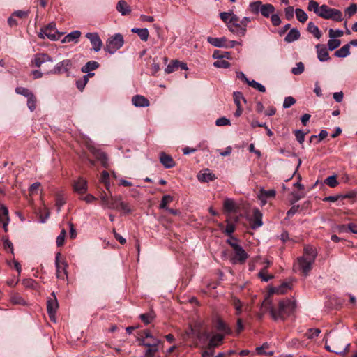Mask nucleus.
Returning <instances> with one entry per match:
<instances>
[{
  "label": "nucleus",
  "mask_w": 357,
  "mask_h": 357,
  "mask_svg": "<svg viewBox=\"0 0 357 357\" xmlns=\"http://www.w3.org/2000/svg\"><path fill=\"white\" fill-rule=\"evenodd\" d=\"M263 305L269 310L270 314L275 321H284L294 313L296 308L295 301L289 298L280 301L278 305L275 307L266 298L263 302Z\"/></svg>",
  "instance_id": "nucleus-1"
},
{
  "label": "nucleus",
  "mask_w": 357,
  "mask_h": 357,
  "mask_svg": "<svg viewBox=\"0 0 357 357\" xmlns=\"http://www.w3.org/2000/svg\"><path fill=\"white\" fill-rule=\"evenodd\" d=\"M139 345L148 349L145 351L146 357H153L158 351V347L162 343L161 340L153 337L149 330H143L137 333Z\"/></svg>",
  "instance_id": "nucleus-2"
},
{
  "label": "nucleus",
  "mask_w": 357,
  "mask_h": 357,
  "mask_svg": "<svg viewBox=\"0 0 357 357\" xmlns=\"http://www.w3.org/2000/svg\"><path fill=\"white\" fill-rule=\"evenodd\" d=\"M105 208L121 210L126 214L130 213L132 209L129 204L123 202L121 195L112 196L110 195V198L108 200V204H106Z\"/></svg>",
  "instance_id": "nucleus-3"
},
{
  "label": "nucleus",
  "mask_w": 357,
  "mask_h": 357,
  "mask_svg": "<svg viewBox=\"0 0 357 357\" xmlns=\"http://www.w3.org/2000/svg\"><path fill=\"white\" fill-rule=\"evenodd\" d=\"M62 34V33H59L56 29V24L54 22H51L40 29V31L38 33V36L41 39H44L45 37H47L50 40L55 41L58 40Z\"/></svg>",
  "instance_id": "nucleus-4"
},
{
  "label": "nucleus",
  "mask_w": 357,
  "mask_h": 357,
  "mask_svg": "<svg viewBox=\"0 0 357 357\" xmlns=\"http://www.w3.org/2000/svg\"><path fill=\"white\" fill-rule=\"evenodd\" d=\"M319 16L335 22H342L343 20L342 13L340 10L330 8L325 4L321 6V13H319Z\"/></svg>",
  "instance_id": "nucleus-5"
},
{
  "label": "nucleus",
  "mask_w": 357,
  "mask_h": 357,
  "mask_svg": "<svg viewBox=\"0 0 357 357\" xmlns=\"http://www.w3.org/2000/svg\"><path fill=\"white\" fill-rule=\"evenodd\" d=\"M123 36L121 33H116L107 40L105 50L109 54H114L123 46Z\"/></svg>",
  "instance_id": "nucleus-6"
},
{
  "label": "nucleus",
  "mask_w": 357,
  "mask_h": 357,
  "mask_svg": "<svg viewBox=\"0 0 357 357\" xmlns=\"http://www.w3.org/2000/svg\"><path fill=\"white\" fill-rule=\"evenodd\" d=\"M61 254L57 252L55 257V265L56 268V277L59 279L64 280L65 277L67 278L66 267L68 266L67 263L65 261L61 262L60 257Z\"/></svg>",
  "instance_id": "nucleus-7"
},
{
  "label": "nucleus",
  "mask_w": 357,
  "mask_h": 357,
  "mask_svg": "<svg viewBox=\"0 0 357 357\" xmlns=\"http://www.w3.org/2000/svg\"><path fill=\"white\" fill-rule=\"evenodd\" d=\"M314 262V261H310L305 256H301L298 258V265L303 275L306 277L309 275L310 271L312 269Z\"/></svg>",
  "instance_id": "nucleus-8"
},
{
  "label": "nucleus",
  "mask_w": 357,
  "mask_h": 357,
  "mask_svg": "<svg viewBox=\"0 0 357 357\" xmlns=\"http://www.w3.org/2000/svg\"><path fill=\"white\" fill-rule=\"evenodd\" d=\"M234 251V256L232 257V263L233 264H244L246 259L248 258V255L246 252L243 249V248L239 245L238 246H236Z\"/></svg>",
  "instance_id": "nucleus-9"
},
{
  "label": "nucleus",
  "mask_w": 357,
  "mask_h": 357,
  "mask_svg": "<svg viewBox=\"0 0 357 357\" xmlns=\"http://www.w3.org/2000/svg\"><path fill=\"white\" fill-rule=\"evenodd\" d=\"M59 307V304L57 302V299L54 292L51 294V297H50L47 301V312L49 314L50 318L52 320L54 319V316L56 312V310Z\"/></svg>",
  "instance_id": "nucleus-10"
},
{
  "label": "nucleus",
  "mask_w": 357,
  "mask_h": 357,
  "mask_svg": "<svg viewBox=\"0 0 357 357\" xmlns=\"http://www.w3.org/2000/svg\"><path fill=\"white\" fill-rule=\"evenodd\" d=\"M72 66V62L69 59H65L57 63V65L51 70L47 71V73L51 74H61L66 73Z\"/></svg>",
  "instance_id": "nucleus-11"
},
{
  "label": "nucleus",
  "mask_w": 357,
  "mask_h": 357,
  "mask_svg": "<svg viewBox=\"0 0 357 357\" xmlns=\"http://www.w3.org/2000/svg\"><path fill=\"white\" fill-rule=\"evenodd\" d=\"M46 62H53V59L46 53H37L31 61L32 65L40 68Z\"/></svg>",
  "instance_id": "nucleus-12"
},
{
  "label": "nucleus",
  "mask_w": 357,
  "mask_h": 357,
  "mask_svg": "<svg viewBox=\"0 0 357 357\" xmlns=\"http://www.w3.org/2000/svg\"><path fill=\"white\" fill-rule=\"evenodd\" d=\"M86 37L90 40L95 52H98L101 50L102 43L97 33H87Z\"/></svg>",
  "instance_id": "nucleus-13"
},
{
  "label": "nucleus",
  "mask_w": 357,
  "mask_h": 357,
  "mask_svg": "<svg viewBox=\"0 0 357 357\" xmlns=\"http://www.w3.org/2000/svg\"><path fill=\"white\" fill-rule=\"evenodd\" d=\"M73 188L75 192L84 195L87 190V181L83 178H79L74 181Z\"/></svg>",
  "instance_id": "nucleus-14"
},
{
  "label": "nucleus",
  "mask_w": 357,
  "mask_h": 357,
  "mask_svg": "<svg viewBox=\"0 0 357 357\" xmlns=\"http://www.w3.org/2000/svg\"><path fill=\"white\" fill-rule=\"evenodd\" d=\"M223 208L226 213H236L238 210V206L235 203V202L231 199L227 198L224 200L223 203Z\"/></svg>",
  "instance_id": "nucleus-15"
},
{
  "label": "nucleus",
  "mask_w": 357,
  "mask_h": 357,
  "mask_svg": "<svg viewBox=\"0 0 357 357\" xmlns=\"http://www.w3.org/2000/svg\"><path fill=\"white\" fill-rule=\"evenodd\" d=\"M263 225L262 222V213L258 208L253 210V218L251 220V228L256 229Z\"/></svg>",
  "instance_id": "nucleus-16"
},
{
  "label": "nucleus",
  "mask_w": 357,
  "mask_h": 357,
  "mask_svg": "<svg viewBox=\"0 0 357 357\" xmlns=\"http://www.w3.org/2000/svg\"><path fill=\"white\" fill-rule=\"evenodd\" d=\"M116 9L123 16L130 15L132 11L130 6L124 0H119L117 2Z\"/></svg>",
  "instance_id": "nucleus-17"
},
{
  "label": "nucleus",
  "mask_w": 357,
  "mask_h": 357,
  "mask_svg": "<svg viewBox=\"0 0 357 357\" xmlns=\"http://www.w3.org/2000/svg\"><path fill=\"white\" fill-rule=\"evenodd\" d=\"M132 102L135 107H146L149 106V100L143 96L136 95L132 98Z\"/></svg>",
  "instance_id": "nucleus-18"
},
{
  "label": "nucleus",
  "mask_w": 357,
  "mask_h": 357,
  "mask_svg": "<svg viewBox=\"0 0 357 357\" xmlns=\"http://www.w3.org/2000/svg\"><path fill=\"white\" fill-rule=\"evenodd\" d=\"M160 161L165 168H172L176 165L172 157L164 152L160 153Z\"/></svg>",
  "instance_id": "nucleus-19"
},
{
  "label": "nucleus",
  "mask_w": 357,
  "mask_h": 357,
  "mask_svg": "<svg viewBox=\"0 0 357 357\" xmlns=\"http://www.w3.org/2000/svg\"><path fill=\"white\" fill-rule=\"evenodd\" d=\"M316 48L317 50V57L320 61H326L330 59L328 52L324 45L317 44Z\"/></svg>",
  "instance_id": "nucleus-20"
},
{
  "label": "nucleus",
  "mask_w": 357,
  "mask_h": 357,
  "mask_svg": "<svg viewBox=\"0 0 357 357\" xmlns=\"http://www.w3.org/2000/svg\"><path fill=\"white\" fill-rule=\"evenodd\" d=\"M291 289V284L289 282H283L278 287H273L269 290L268 296L273 295V294H285L288 289Z\"/></svg>",
  "instance_id": "nucleus-21"
},
{
  "label": "nucleus",
  "mask_w": 357,
  "mask_h": 357,
  "mask_svg": "<svg viewBox=\"0 0 357 357\" xmlns=\"http://www.w3.org/2000/svg\"><path fill=\"white\" fill-rule=\"evenodd\" d=\"M230 19L229 20L228 24H232L234 27H237L238 29V31L240 32V36H243L245 35L246 29L245 27H242L238 22L239 21V17L234 14L231 13Z\"/></svg>",
  "instance_id": "nucleus-22"
},
{
  "label": "nucleus",
  "mask_w": 357,
  "mask_h": 357,
  "mask_svg": "<svg viewBox=\"0 0 357 357\" xmlns=\"http://www.w3.org/2000/svg\"><path fill=\"white\" fill-rule=\"evenodd\" d=\"M207 41L214 47H228V45L226 44L227 40L225 37L222 38H213L208 37Z\"/></svg>",
  "instance_id": "nucleus-23"
},
{
  "label": "nucleus",
  "mask_w": 357,
  "mask_h": 357,
  "mask_svg": "<svg viewBox=\"0 0 357 357\" xmlns=\"http://www.w3.org/2000/svg\"><path fill=\"white\" fill-rule=\"evenodd\" d=\"M317 255V250L313 246L306 245L304 247V253L303 256L306 257L307 259L314 261Z\"/></svg>",
  "instance_id": "nucleus-24"
},
{
  "label": "nucleus",
  "mask_w": 357,
  "mask_h": 357,
  "mask_svg": "<svg viewBox=\"0 0 357 357\" xmlns=\"http://www.w3.org/2000/svg\"><path fill=\"white\" fill-rule=\"evenodd\" d=\"M300 32L297 29H291L288 34L284 38V41L287 43H292L300 38Z\"/></svg>",
  "instance_id": "nucleus-25"
},
{
  "label": "nucleus",
  "mask_w": 357,
  "mask_h": 357,
  "mask_svg": "<svg viewBox=\"0 0 357 357\" xmlns=\"http://www.w3.org/2000/svg\"><path fill=\"white\" fill-rule=\"evenodd\" d=\"M216 329L225 334H230L231 331L230 328L220 319H218L215 322Z\"/></svg>",
  "instance_id": "nucleus-26"
},
{
  "label": "nucleus",
  "mask_w": 357,
  "mask_h": 357,
  "mask_svg": "<svg viewBox=\"0 0 357 357\" xmlns=\"http://www.w3.org/2000/svg\"><path fill=\"white\" fill-rule=\"evenodd\" d=\"M155 317V314L153 310H151L146 313L141 314L139 315L140 319L144 324H149L151 323Z\"/></svg>",
  "instance_id": "nucleus-27"
},
{
  "label": "nucleus",
  "mask_w": 357,
  "mask_h": 357,
  "mask_svg": "<svg viewBox=\"0 0 357 357\" xmlns=\"http://www.w3.org/2000/svg\"><path fill=\"white\" fill-rule=\"evenodd\" d=\"M350 44H346L335 52L337 57L344 58L350 54Z\"/></svg>",
  "instance_id": "nucleus-28"
},
{
  "label": "nucleus",
  "mask_w": 357,
  "mask_h": 357,
  "mask_svg": "<svg viewBox=\"0 0 357 357\" xmlns=\"http://www.w3.org/2000/svg\"><path fill=\"white\" fill-rule=\"evenodd\" d=\"M198 180L201 182H208L215 179V175L209 172H199L197 175Z\"/></svg>",
  "instance_id": "nucleus-29"
},
{
  "label": "nucleus",
  "mask_w": 357,
  "mask_h": 357,
  "mask_svg": "<svg viewBox=\"0 0 357 357\" xmlns=\"http://www.w3.org/2000/svg\"><path fill=\"white\" fill-rule=\"evenodd\" d=\"M132 32L137 33L142 40L146 41L148 40L149 32L147 29L133 28Z\"/></svg>",
  "instance_id": "nucleus-30"
},
{
  "label": "nucleus",
  "mask_w": 357,
  "mask_h": 357,
  "mask_svg": "<svg viewBox=\"0 0 357 357\" xmlns=\"http://www.w3.org/2000/svg\"><path fill=\"white\" fill-rule=\"evenodd\" d=\"M99 63L95 61H90L87 62L82 68V71L83 73H89L91 70H94L99 67Z\"/></svg>",
  "instance_id": "nucleus-31"
},
{
  "label": "nucleus",
  "mask_w": 357,
  "mask_h": 357,
  "mask_svg": "<svg viewBox=\"0 0 357 357\" xmlns=\"http://www.w3.org/2000/svg\"><path fill=\"white\" fill-rule=\"evenodd\" d=\"M224 339V335L221 333H217L212 336L209 341V346L216 347L222 342Z\"/></svg>",
  "instance_id": "nucleus-32"
},
{
  "label": "nucleus",
  "mask_w": 357,
  "mask_h": 357,
  "mask_svg": "<svg viewBox=\"0 0 357 357\" xmlns=\"http://www.w3.org/2000/svg\"><path fill=\"white\" fill-rule=\"evenodd\" d=\"M275 11V8L272 4L267 3L263 4L262 8L261 9V15L265 17H268L271 13H273Z\"/></svg>",
  "instance_id": "nucleus-33"
},
{
  "label": "nucleus",
  "mask_w": 357,
  "mask_h": 357,
  "mask_svg": "<svg viewBox=\"0 0 357 357\" xmlns=\"http://www.w3.org/2000/svg\"><path fill=\"white\" fill-rule=\"evenodd\" d=\"M307 31L312 33L314 36L319 39L321 37V33L320 32L317 26L314 25L313 22H309L307 24Z\"/></svg>",
  "instance_id": "nucleus-34"
},
{
  "label": "nucleus",
  "mask_w": 357,
  "mask_h": 357,
  "mask_svg": "<svg viewBox=\"0 0 357 357\" xmlns=\"http://www.w3.org/2000/svg\"><path fill=\"white\" fill-rule=\"evenodd\" d=\"M81 36V32L79 31H74L71 33H68L65 38L62 40L63 43H70L78 39Z\"/></svg>",
  "instance_id": "nucleus-35"
},
{
  "label": "nucleus",
  "mask_w": 357,
  "mask_h": 357,
  "mask_svg": "<svg viewBox=\"0 0 357 357\" xmlns=\"http://www.w3.org/2000/svg\"><path fill=\"white\" fill-rule=\"evenodd\" d=\"M266 263L268 264V265L266 266H265L258 274L259 278L263 282H268V280H270L272 278H273V275L267 274V267L269 265V262L266 261Z\"/></svg>",
  "instance_id": "nucleus-36"
},
{
  "label": "nucleus",
  "mask_w": 357,
  "mask_h": 357,
  "mask_svg": "<svg viewBox=\"0 0 357 357\" xmlns=\"http://www.w3.org/2000/svg\"><path fill=\"white\" fill-rule=\"evenodd\" d=\"M37 99L34 94L32 93L27 97V106L29 109L33 112L36 108Z\"/></svg>",
  "instance_id": "nucleus-37"
},
{
  "label": "nucleus",
  "mask_w": 357,
  "mask_h": 357,
  "mask_svg": "<svg viewBox=\"0 0 357 357\" xmlns=\"http://www.w3.org/2000/svg\"><path fill=\"white\" fill-rule=\"evenodd\" d=\"M307 9L310 11H313L318 16H319V13H321V6H319V3L317 1H314V0H310L309 1Z\"/></svg>",
  "instance_id": "nucleus-38"
},
{
  "label": "nucleus",
  "mask_w": 357,
  "mask_h": 357,
  "mask_svg": "<svg viewBox=\"0 0 357 357\" xmlns=\"http://www.w3.org/2000/svg\"><path fill=\"white\" fill-rule=\"evenodd\" d=\"M296 17L297 20L301 22L304 23L307 20V15L305 13V11L301 8H296L295 10Z\"/></svg>",
  "instance_id": "nucleus-39"
},
{
  "label": "nucleus",
  "mask_w": 357,
  "mask_h": 357,
  "mask_svg": "<svg viewBox=\"0 0 357 357\" xmlns=\"http://www.w3.org/2000/svg\"><path fill=\"white\" fill-rule=\"evenodd\" d=\"M213 57L215 59H218V60H222V59L226 58L230 59L231 53L229 52H220L219 50H215L213 54Z\"/></svg>",
  "instance_id": "nucleus-40"
},
{
  "label": "nucleus",
  "mask_w": 357,
  "mask_h": 357,
  "mask_svg": "<svg viewBox=\"0 0 357 357\" xmlns=\"http://www.w3.org/2000/svg\"><path fill=\"white\" fill-rule=\"evenodd\" d=\"M179 69V61L174 60L172 61L165 68L167 73H171Z\"/></svg>",
  "instance_id": "nucleus-41"
},
{
  "label": "nucleus",
  "mask_w": 357,
  "mask_h": 357,
  "mask_svg": "<svg viewBox=\"0 0 357 357\" xmlns=\"http://www.w3.org/2000/svg\"><path fill=\"white\" fill-rule=\"evenodd\" d=\"M275 191L274 190H265L264 189L260 190L259 199L271 198L275 196Z\"/></svg>",
  "instance_id": "nucleus-42"
},
{
  "label": "nucleus",
  "mask_w": 357,
  "mask_h": 357,
  "mask_svg": "<svg viewBox=\"0 0 357 357\" xmlns=\"http://www.w3.org/2000/svg\"><path fill=\"white\" fill-rule=\"evenodd\" d=\"M262 2L260 1H253V2H251L250 3V10L254 13H258L259 11L261 12V9L262 8Z\"/></svg>",
  "instance_id": "nucleus-43"
},
{
  "label": "nucleus",
  "mask_w": 357,
  "mask_h": 357,
  "mask_svg": "<svg viewBox=\"0 0 357 357\" xmlns=\"http://www.w3.org/2000/svg\"><path fill=\"white\" fill-rule=\"evenodd\" d=\"M268 347H269V345L268 343H264L262 344V346H261L259 347H257L256 351H257V354L259 355L272 356L274 354L273 351H269V352L266 351V349H268Z\"/></svg>",
  "instance_id": "nucleus-44"
},
{
  "label": "nucleus",
  "mask_w": 357,
  "mask_h": 357,
  "mask_svg": "<svg viewBox=\"0 0 357 357\" xmlns=\"http://www.w3.org/2000/svg\"><path fill=\"white\" fill-rule=\"evenodd\" d=\"M173 201V197L170 195H165L162 197L160 204V208L162 209H168L167 204Z\"/></svg>",
  "instance_id": "nucleus-45"
},
{
  "label": "nucleus",
  "mask_w": 357,
  "mask_h": 357,
  "mask_svg": "<svg viewBox=\"0 0 357 357\" xmlns=\"http://www.w3.org/2000/svg\"><path fill=\"white\" fill-rule=\"evenodd\" d=\"M341 44V41L339 39L331 38L328 42V50L331 51L337 48Z\"/></svg>",
  "instance_id": "nucleus-46"
},
{
  "label": "nucleus",
  "mask_w": 357,
  "mask_h": 357,
  "mask_svg": "<svg viewBox=\"0 0 357 357\" xmlns=\"http://www.w3.org/2000/svg\"><path fill=\"white\" fill-rule=\"evenodd\" d=\"M232 305L236 310V315L239 316L242 312V304L239 299L234 298L232 301Z\"/></svg>",
  "instance_id": "nucleus-47"
},
{
  "label": "nucleus",
  "mask_w": 357,
  "mask_h": 357,
  "mask_svg": "<svg viewBox=\"0 0 357 357\" xmlns=\"http://www.w3.org/2000/svg\"><path fill=\"white\" fill-rule=\"evenodd\" d=\"M324 183L326 185H328V186H330L331 188H335L338 184L336 176H330L327 177L325 179Z\"/></svg>",
  "instance_id": "nucleus-48"
},
{
  "label": "nucleus",
  "mask_w": 357,
  "mask_h": 357,
  "mask_svg": "<svg viewBox=\"0 0 357 357\" xmlns=\"http://www.w3.org/2000/svg\"><path fill=\"white\" fill-rule=\"evenodd\" d=\"M304 69V64L302 62H298L296 63V67L291 69V73L295 75H298L303 73Z\"/></svg>",
  "instance_id": "nucleus-49"
},
{
  "label": "nucleus",
  "mask_w": 357,
  "mask_h": 357,
  "mask_svg": "<svg viewBox=\"0 0 357 357\" xmlns=\"http://www.w3.org/2000/svg\"><path fill=\"white\" fill-rule=\"evenodd\" d=\"M233 96L236 107L241 106V100H243L245 102H246L245 98L243 97L242 93L241 92H234Z\"/></svg>",
  "instance_id": "nucleus-50"
},
{
  "label": "nucleus",
  "mask_w": 357,
  "mask_h": 357,
  "mask_svg": "<svg viewBox=\"0 0 357 357\" xmlns=\"http://www.w3.org/2000/svg\"><path fill=\"white\" fill-rule=\"evenodd\" d=\"M22 283L25 287L29 289H35L37 284L34 280L31 278L24 279Z\"/></svg>",
  "instance_id": "nucleus-51"
},
{
  "label": "nucleus",
  "mask_w": 357,
  "mask_h": 357,
  "mask_svg": "<svg viewBox=\"0 0 357 357\" xmlns=\"http://www.w3.org/2000/svg\"><path fill=\"white\" fill-rule=\"evenodd\" d=\"M15 92L17 94L22 95L26 98L32 93V92L29 89L22 86L17 87L15 89Z\"/></svg>",
  "instance_id": "nucleus-52"
},
{
  "label": "nucleus",
  "mask_w": 357,
  "mask_h": 357,
  "mask_svg": "<svg viewBox=\"0 0 357 357\" xmlns=\"http://www.w3.org/2000/svg\"><path fill=\"white\" fill-rule=\"evenodd\" d=\"M344 34V32L342 30H333L332 29H329L328 36L331 38H335L342 37Z\"/></svg>",
  "instance_id": "nucleus-53"
},
{
  "label": "nucleus",
  "mask_w": 357,
  "mask_h": 357,
  "mask_svg": "<svg viewBox=\"0 0 357 357\" xmlns=\"http://www.w3.org/2000/svg\"><path fill=\"white\" fill-rule=\"evenodd\" d=\"M66 230L63 229L60 233V234L56 238V245L58 247H61L63 245L65 237H66Z\"/></svg>",
  "instance_id": "nucleus-54"
},
{
  "label": "nucleus",
  "mask_w": 357,
  "mask_h": 357,
  "mask_svg": "<svg viewBox=\"0 0 357 357\" xmlns=\"http://www.w3.org/2000/svg\"><path fill=\"white\" fill-rule=\"evenodd\" d=\"M357 12V5L355 3L351 4L346 10L345 13L349 17L354 15Z\"/></svg>",
  "instance_id": "nucleus-55"
},
{
  "label": "nucleus",
  "mask_w": 357,
  "mask_h": 357,
  "mask_svg": "<svg viewBox=\"0 0 357 357\" xmlns=\"http://www.w3.org/2000/svg\"><path fill=\"white\" fill-rule=\"evenodd\" d=\"M9 218L8 216V209L4 205L0 206V221L3 220V219H6Z\"/></svg>",
  "instance_id": "nucleus-56"
},
{
  "label": "nucleus",
  "mask_w": 357,
  "mask_h": 357,
  "mask_svg": "<svg viewBox=\"0 0 357 357\" xmlns=\"http://www.w3.org/2000/svg\"><path fill=\"white\" fill-rule=\"evenodd\" d=\"M296 102V100L294 98L291 96H288L284 98V102H283V107L284 108H289L293 105H294Z\"/></svg>",
  "instance_id": "nucleus-57"
},
{
  "label": "nucleus",
  "mask_w": 357,
  "mask_h": 357,
  "mask_svg": "<svg viewBox=\"0 0 357 357\" xmlns=\"http://www.w3.org/2000/svg\"><path fill=\"white\" fill-rule=\"evenodd\" d=\"M214 66L217 68H228L230 66V63L225 60H217L213 63Z\"/></svg>",
  "instance_id": "nucleus-58"
},
{
  "label": "nucleus",
  "mask_w": 357,
  "mask_h": 357,
  "mask_svg": "<svg viewBox=\"0 0 357 357\" xmlns=\"http://www.w3.org/2000/svg\"><path fill=\"white\" fill-rule=\"evenodd\" d=\"M293 198L290 200L291 204H294L296 202L299 201L301 198L305 197V194L303 192H292L291 193Z\"/></svg>",
  "instance_id": "nucleus-59"
},
{
  "label": "nucleus",
  "mask_w": 357,
  "mask_h": 357,
  "mask_svg": "<svg viewBox=\"0 0 357 357\" xmlns=\"http://www.w3.org/2000/svg\"><path fill=\"white\" fill-rule=\"evenodd\" d=\"M321 333L320 329L319 328H310L307 332V337L309 339H314L317 337L319 333Z\"/></svg>",
  "instance_id": "nucleus-60"
},
{
  "label": "nucleus",
  "mask_w": 357,
  "mask_h": 357,
  "mask_svg": "<svg viewBox=\"0 0 357 357\" xmlns=\"http://www.w3.org/2000/svg\"><path fill=\"white\" fill-rule=\"evenodd\" d=\"M110 196H109L105 192H102L100 194V204L101 206L105 208L106 204H108V200L109 199Z\"/></svg>",
  "instance_id": "nucleus-61"
},
{
  "label": "nucleus",
  "mask_w": 357,
  "mask_h": 357,
  "mask_svg": "<svg viewBox=\"0 0 357 357\" xmlns=\"http://www.w3.org/2000/svg\"><path fill=\"white\" fill-rule=\"evenodd\" d=\"M11 301L14 304H18V305H24L25 304V301L24 300V298L18 294L13 295L11 297Z\"/></svg>",
  "instance_id": "nucleus-62"
},
{
  "label": "nucleus",
  "mask_w": 357,
  "mask_h": 357,
  "mask_svg": "<svg viewBox=\"0 0 357 357\" xmlns=\"http://www.w3.org/2000/svg\"><path fill=\"white\" fill-rule=\"evenodd\" d=\"M230 124V120L226 117H220L215 121V125L217 126H227Z\"/></svg>",
  "instance_id": "nucleus-63"
},
{
  "label": "nucleus",
  "mask_w": 357,
  "mask_h": 357,
  "mask_svg": "<svg viewBox=\"0 0 357 357\" xmlns=\"http://www.w3.org/2000/svg\"><path fill=\"white\" fill-rule=\"evenodd\" d=\"M66 201L63 196L60 194L56 195V206L58 207V211H60V208L63 206Z\"/></svg>",
  "instance_id": "nucleus-64"
}]
</instances>
